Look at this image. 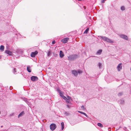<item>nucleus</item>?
Instances as JSON below:
<instances>
[{
  "mask_svg": "<svg viewBox=\"0 0 131 131\" xmlns=\"http://www.w3.org/2000/svg\"><path fill=\"white\" fill-rule=\"evenodd\" d=\"M106 0H102V2L103 3H104L105 2V1Z\"/></svg>",
  "mask_w": 131,
  "mask_h": 131,
  "instance_id": "473e14b6",
  "label": "nucleus"
},
{
  "mask_svg": "<svg viewBox=\"0 0 131 131\" xmlns=\"http://www.w3.org/2000/svg\"><path fill=\"white\" fill-rule=\"evenodd\" d=\"M38 78L36 76H32L31 77V80L33 81H37Z\"/></svg>",
  "mask_w": 131,
  "mask_h": 131,
  "instance_id": "39448f33",
  "label": "nucleus"
},
{
  "mask_svg": "<svg viewBox=\"0 0 131 131\" xmlns=\"http://www.w3.org/2000/svg\"><path fill=\"white\" fill-rule=\"evenodd\" d=\"M102 52V50H100L97 52V54H100Z\"/></svg>",
  "mask_w": 131,
  "mask_h": 131,
  "instance_id": "a211bd4d",
  "label": "nucleus"
},
{
  "mask_svg": "<svg viewBox=\"0 0 131 131\" xmlns=\"http://www.w3.org/2000/svg\"><path fill=\"white\" fill-rule=\"evenodd\" d=\"M122 94V93H119L118 94V95L119 96H121Z\"/></svg>",
  "mask_w": 131,
  "mask_h": 131,
  "instance_id": "2f4dec72",
  "label": "nucleus"
},
{
  "mask_svg": "<svg viewBox=\"0 0 131 131\" xmlns=\"http://www.w3.org/2000/svg\"><path fill=\"white\" fill-rule=\"evenodd\" d=\"M72 73L75 76H77L78 75V72L75 70H74L72 71Z\"/></svg>",
  "mask_w": 131,
  "mask_h": 131,
  "instance_id": "9d476101",
  "label": "nucleus"
},
{
  "mask_svg": "<svg viewBox=\"0 0 131 131\" xmlns=\"http://www.w3.org/2000/svg\"><path fill=\"white\" fill-rule=\"evenodd\" d=\"M38 53L37 51H35V52H32L31 53L30 55L32 57H35V55H37Z\"/></svg>",
  "mask_w": 131,
  "mask_h": 131,
  "instance_id": "20e7f679",
  "label": "nucleus"
},
{
  "mask_svg": "<svg viewBox=\"0 0 131 131\" xmlns=\"http://www.w3.org/2000/svg\"><path fill=\"white\" fill-rule=\"evenodd\" d=\"M102 64L101 63H99V68H100V67L101 66Z\"/></svg>",
  "mask_w": 131,
  "mask_h": 131,
  "instance_id": "cd10ccee",
  "label": "nucleus"
},
{
  "mask_svg": "<svg viewBox=\"0 0 131 131\" xmlns=\"http://www.w3.org/2000/svg\"><path fill=\"white\" fill-rule=\"evenodd\" d=\"M20 53H22V52L21 51V52H20Z\"/></svg>",
  "mask_w": 131,
  "mask_h": 131,
  "instance_id": "e433bc0d",
  "label": "nucleus"
},
{
  "mask_svg": "<svg viewBox=\"0 0 131 131\" xmlns=\"http://www.w3.org/2000/svg\"><path fill=\"white\" fill-rule=\"evenodd\" d=\"M27 71L29 72H30L31 71V70L30 67H27Z\"/></svg>",
  "mask_w": 131,
  "mask_h": 131,
  "instance_id": "aec40b11",
  "label": "nucleus"
},
{
  "mask_svg": "<svg viewBox=\"0 0 131 131\" xmlns=\"http://www.w3.org/2000/svg\"><path fill=\"white\" fill-rule=\"evenodd\" d=\"M62 98L64 99V100H67V98L65 96L63 95L62 97Z\"/></svg>",
  "mask_w": 131,
  "mask_h": 131,
  "instance_id": "b1692460",
  "label": "nucleus"
},
{
  "mask_svg": "<svg viewBox=\"0 0 131 131\" xmlns=\"http://www.w3.org/2000/svg\"><path fill=\"white\" fill-rule=\"evenodd\" d=\"M1 127H2V126H1Z\"/></svg>",
  "mask_w": 131,
  "mask_h": 131,
  "instance_id": "58836bf2",
  "label": "nucleus"
},
{
  "mask_svg": "<svg viewBox=\"0 0 131 131\" xmlns=\"http://www.w3.org/2000/svg\"><path fill=\"white\" fill-rule=\"evenodd\" d=\"M5 52L6 53L8 54L9 55H11L12 54L11 51L8 50H6Z\"/></svg>",
  "mask_w": 131,
  "mask_h": 131,
  "instance_id": "9b49d317",
  "label": "nucleus"
},
{
  "mask_svg": "<svg viewBox=\"0 0 131 131\" xmlns=\"http://www.w3.org/2000/svg\"><path fill=\"white\" fill-rule=\"evenodd\" d=\"M65 114L66 115H68L69 114V113L67 112H65Z\"/></svg>",
  "mask_w": 131,
  "mask_h": 131,
  "instance_id": "c756f323",
  "label": "nucleus"
},
{
  "mask_svg": "<svg viewBox=\"0 0 131 131\" xmlns=\"http://www.w3.org/2000/svg\"><path fill=\"white\" fill-rule=\"evenodd\" d=\"M56 125L55 124H52L50 125V129L52 130H53L56 128Z\"/></svg>",
  "mask_w": 131,
  "mask_h": 131,
  "instance_id": "f03ea898",
  "label": "nucleus"
},
{
  "mask_svg": "<svg viewBox=\"0 0 131 131\" xmlns=\"http://www.w3.org/2000/svg\"><path fill=\"white\" fill-rule=\"evenodd\" d=\"M120 37L126 40H128V38L127 36L124 35H120Z\"/></svg>",
  "mask_w": 131,
  "mask_h": 131,
  "instance_id": "6e6552de",
  "label": "nucleus"
},
{
  "mask_svg": "<svg viewBox=\"0 0 131 131\" xmlns=\"http://www.w3.org/2000/svg\"><path fill=\"white\" fill-rule=\"evenodd\" d=\"M1 58V56H0V59Z\"/></svg>",
  "mask_w": 131,
  "mask_h": 131,
  "instance_id": "c9c22d12",
  "label": "nucleus"
},
{
  "mask_svg": "<svg viewBox=\"0 0 131 131\" xmlns=\"http://www.w3.org/2000/svg\"><path fill=\"white\" fill-rule=\"evenodd\" d=\"M60 57L61 58H63L64 56L63 52L62 51H60L59 53Z\"/></svg>",
  "mask_w": 131,
  "mask_h": 131,
  "instance_id": "1a4fd4ad",
  "label": "nucleus"
},
{
  "mask_svg": "<svg viewBox=\"0 0 131 131\" xmlns=\"http://www.w3.org/2000/svg\"><path fill=\"white\" fill-rule=\"evenodd\" d=\"M18 51V50H17V53H18V52H19V51Z\"/></svg>",
  "mask_w": 131,
  "mask_h": 131,
  "instance_id": "f704fd0d",
  "label": "nucleus"
},
{
  "mask_svg": "<svg viewBox=\"0 0 131 131\" xmlns=\"http://www.w3.org/2000/svg\"><path fill=\"white\" fill-rule=\"evenodd\" d=\"M55 43H56V42L54 40H53V41H52V43L53 44H54Z\"/></svg>",
  "mask_w": 131,
  "mask_h": 131,
  "instance_id": "c85d7f7f",
  "label": "nucleus"
},
{
  "mask_svg": "<svg viewBox=\"0 0 131 131\" xmlns=\"http://www.w3.org/2000/svg\"><path fill=\"white\" fill-rule=\"evenodd\" d=\"M125 7L124 6H122L121 7V9L122 10H125Z\"/></svg>",
  "mask_w": 131,
  "mask_h": 131,
  "instance_id": "412c9836",
  "label": "nucleus"
},
{
  "mask_svg": "<svg viewBox=\"0 0 131 131\" xmlns=\"http://www.w3.org/2000/svg\"><path fill=\"white\" fill-rule=\"evenodd\" d=\"M84 9H85V6H84Z\"/></svg>",
  "mask_w": 131,
  "mask_h": 131,
  "instance_id": "4c0bfd02",
  "label": "nucleus"
},
{
  "mask_svg": "<svg viewBox=\"0 0 131 131\" xmlns=\"http://www.w3.org/2000/svg\"><path fill=\"white\" fill-rule=\"evenodd\" d=\"M4 47L3 45H1L0 47V50L3 51L4 50Z\"/></svg>",
  "mask_w": 131,
  "mask_h": 131,
  "instance_id": "4468645a",
  "label": "nucleus"
},
{
  "mask_svg": "<svg viewBox=\"0 0 131 131\" xmlns=\"http://www.w3.org/2000/svg\"><path fill=\"white\" fill-rule=\"evenodd\" d=\"M97 125L101 127H103V125L100 123H98L97 124Z\"/></svg>",
  "mask_w": 131,
  "mask_h": 131,
  "instance_id": "f3484780",
  "label": "nucleus"
},
{
  "mask_svg": "<svg viewBox=\"0 0 131 131\" xmlns=\"http://www.w3.org/2000/svg\"><path fill=\"white\" fill-rule=\"evenodd\" d=\"M24 114V111H22L20 113L18 116V117H20L22 116Z\"/></svg>",
  "mask_w": 131,
  "mask_h": 131,
  "instance_id": "f8f14e48",
  "label": "nucleus"
},
{
  "mask_svg": "<svg viewBox=\"0 0 131 131\" xmlns=\"http://www.w3.org/2000/svg\"><path fill=\"white\" fill-rule=\"evenodd\" d=\"M61 124L62 126L61 129L62 130L63 129L64 127V124L63 122H62L61 123Z\"/></svg>",
  "mask_w": 131,
  "mask_h": 131,
  "instance_id": "2eb2a0df",
  "label": "nucleus"
},
{
  "mask_svg": "<svg viewBox=\"0 0 131 131\" xmlns=\"http://www.w3.org/2000/svg\"><path fill=\"white\" fill-rule=\"evenodd\" d=\"M78 56L75 54L69 56L68 58V59L70 61L73 60L75 59L78 58Z\"/></svg>",
  "mask_w": 131,
  "mask_h": 131,
  "instance_id": "f257e3e1",
  "label": "nucleus"
},
{
  "mask_svg": "<svg viewBox=\"0 0 131 131\" xmlns=\"http://www.w3.org/2000/svg\"><path fill=\"white\" fill-rule=\"evenodd\" d=\"M59 93L60 94V96L61 97H62V96L63 95V94L62 93V92L61 91L59 90Z\"/></svg>",
  "mask_w": 131,
  "mask_h": 131,
  "instance_id": "6ab92c4d",
  "label": "nucleus"
},
{
  "mask_svg": "<svg viewBox=\"0 0 131 131\" xmlns=\"http://www.w3.org/2000/svg\"><path fill=\"white\" fill-rule=\"evenodd\" d=\"M51 54V51L50 50L48 51L47 55L48 57L50 56Z\"/></svg>",
  "mask_w": 131,
  "mask_h": 131,
  "instance_id": "ddd939ff",
  "label": "nucleus"
},
{
  "mask_svg": "<svg viewBox=\"0 0 131 131\" xmlns=\"http://www.w3.org/2000/svg\"><path fill=\"white\" fill-rule=\"evenodd\" d=\"M103 39L106 41L110 43H113L112 41L107 37H104L103 38Z\"/></svg>",
  "mask_w": 131,
  "mask_h": 131,
  "instance_id": "7ed1b4c3",
  "label": "nucleus"
},
{
  "mask_svg": "<svg viewBox=\"0 0 131 131\" xmlns=\"http://www.w3.org/2000/svg\"><path fill=\"white\" fill-rule=\"evenodd\" d=\"M122 64L120 63L119 64L117 67V69L118 71H120L122 69Z\"/></svg>",
  "mask_w": 131,
  "mask_h": 131,
  "instance_id": "423d86ee",
  "label": "nucleus"
},
{
  "mask_svg": "<svg viewBox=\"0 0 131 131\" xmlns=\"http://www.w3.org/2000/svg\"><path fill=\"white\" fill-rule=\"evenodd\" d=\"M89 28H87L84 31V33L86 34H87L88 31H89Z\"/></svg>",
  "mask_w": 131,
  "mask_h": 131,
  "instance_id": "4be33fe9",
  "label": "nucleus"
},
{
  "mask_svg": "<svg viewBox=\"0 0 131 131\" xmlns=\"http://www.w3.org/2000/svg\"><path fill=\"white\" fill-rule=\"evenodd\" d=\"M78 72L80 74L82 73V71L81 70H79L78 71Z\"/></svg>",
  "mask_w": 131,
  "mask_h": 131,
  "instance_id": "a878e982",
  "label": "nucleus"
},
{
  "mask_svg": "<svg viewBox=\"0 0 131 131\" xmlns=\"http://www.w3.org/2000/svg\"><path fill=\"white\" fill-rule=\"evenodd\" d=\"M67 100L69 101H70L71 99V97L69 96H67Z\"/></svg>",
  "mask_w": 131,
  "mask_h": 131,
  "instance_id": "5701e85b",
  "label": "nucleus"
},
{
  "mask_svg": "<svg viewBox=\"0 0 131 131\" xmlns=\"http://www.w3.org/2000/svg\"><path fill=\"white\" fill-rule=\"evenodd\" d=\"M81 108L83 110H85V108H84V106L83 105L81 106Z\"/></svg>",
  "mask_w": 131,
  "mask_h": 131,
  "instance_id": "bb28decb",
  "label": "nucleus"
},
{
  "mask_svg": "<svg viewBox=\"0 0 131 131\" xmlns=\"http://www.w3.org/2000/svg\"><path fill=\"white\" fill-rule=\"evenodd\" d=\"M67 107L68 108H69L70 107V106L69 105H67Z\"/></svg>",
  "mask_w": 131,
  "mask_h": 131,
  "instance_id": "72a5a7b5",
  "label": "nucleus"
},
{
  "mask_svg": "<svg viewBox=\"0 0 131 131\" xmlns=\"http://www.w3.org/2000/svg\"><path fill=\"white\" fill-rule=\"evenodd\" d=\"M78 112L80 113H81L82 114H84L85 116H86L87 117V115L85 113H84L80 111H78Z\"/></svg>",
  "mask_w": 131,
  "mask_h": 131,
  "instance_id": "dca6fc26",
  "label": "nucleus"
},
{
  "mask_svg": "<svg viewBox=\"0 0 131 131\" xmlns=\"http://www.w3.org/2000/svg\"><path fill=\"white\" fill-rule=\"evenodd\" d=\"M70 101H69V100H66V102L67 103H69Z\"/></svg>",
  "mask_w": 131,
  "mask_h": 131,
  "instance_id": "7c9ffc66",
  "label": "nucleus"
},
{
  "mask_svg": "<svg viewBox=\"0 0 131 131\" xmlns=\"http://www.w3.org/2000/svg\"><path fill=\"white\" fill-rule=\"evenodd\" d=\"M16 68H14L13 70V72L14 73V74H16L15 73H16Z\"/></svg>",
  "mask_w": 131,
  "mask_h": 131,
  "instance_id": "393cba45",
  "label": "nucleus"
},
{
  "mask_svg": "<svg viewBox=\"0 0 131 131\" xmlns=\"http://www.w3.org/2000/svg\"><path fill=\"white\" fill-rule=\"evenodd\" d=\"M69 40V38H66L62 39L61 40V41L63 43H66Z\"/></svg>",
  "mask_w": 131,
  "mask_h": 131,
  "instance_id": "0eeeda50",
  "label": "nucleus"
}]
</instances>
